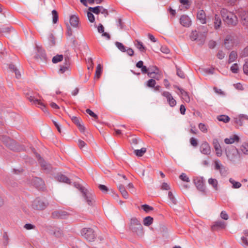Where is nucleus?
<instances>
[{
    "label": "nucleus",
    "instance_id": "nucleus-1",
    "mask_svg": "<svg viewBox=\"0 0 248 248\" xmlns=\"http://www.w3.org/2000/svg\"><path fill=\"white\" fill-rule=\"evenodd\" d=\"M75 186L80 190L87 203L89 205H93L95 202V195L79 184H75Z\"/></svg>",
    "mask_w": 248,
    "mask_h": 248
},
{
    "label": "nucleus",
    "instance_id": "nucleus-2",
    "mask_svg": "<svg viewBox=\"0 0 248 248\" xmlns=\"http://www.w3.org/2000/svg\"><path fill=\"white\" fill-rule=\"evenodd\" d=\"M87 16H93V14L95 15H109V14H116L115 11L111 9L108 11L107 9H105L102 6H96L94 7H90L88 9Z\"/></svg>",
    "mask_w": 248,
    "mask_h": 248
},
{
    "label": "nucleus",
    "instance_id": "nucleus-3",
    "mask_svg": "<svg viewBox=\"0 0 248 248\" xmlns=\"http://www.w3.org/2000/svg\"><path fill=\"white\" fill-rule=\"evenodd\" d=\"M80 233L82 236L89 242L93 241L96 237L95 232L91 228H83L81 230Z\"/></svg>",
    "mask_w": 248,
    "mask_h": 248
},
{
    "label": "nucleus",
    "instance_id": "nucleus-4",
    "mask_svg": "<svg viewBox=\"0 0 248 248\" xmlns=\"http://www.w3.org/2000/svg\"><path fill=\"white\" fill-rule=\"evenodd\" d=\"M130 228L132 232L138 235H141L143 233V228L140 221L135 217L132 218L130 220Z\"/></svg>",
    "mask_w": 248,
    "mask_h": 248
},
{
    "label": "nucleus",
    "instance_id": "nucleus-5",
    "mask_svg": "<svg viewBox=\"0 0 248 248\" xmlns=\"http://www.w3.org/2000/svg\"><path fill=\"white\" fill-rule=\"evenodd\" d=\"M4 144L10 150L14 151H20L21 148L19 145L14 140L6 136H3L1 138Z\"/></svg>",
    "mask_w": 248,
    "mask_h": 248
},
{
    "label": "nucleus",
    "instance_id": "nucleus-6",
    "mask_svg": "<svg viewBox=\"0 0 248 248\" xmlns=\"http://www.w3.org/2000/svg\"><path fill=\"white\" fill-rule=\"evenodd\" d=\"M48 205V203L46 201H45L40 198H37L32 202L31 206L34 209L43 210L46 209Z\"/></svg>",
    "mask_w": 248,
    "mask_h": 248
},
{
    "label": "nucleus",
    "instance_id": "nucleus-7",
    "mask_svg": "<svg viewBox=\"0 0 248 248\" xmlns=\"http://www.w3.org/2000/svg\"><path fill=\"white\" fill-rule=\"evenodd\" d=\"M207 32L206 31L203 33H198L197 31H193L191 32L190 38L192 41L197 40L200 41L201 44H203L205 40Z\"/></svg>",
    "mask_w": 248,
    "mask_h": 248
},
{
    "label": "nucleus",
    "instance_id": "nucleus-8",
    "mask_svg": "<svg viewBox=\"0 0 248 248\" xmlns=\"http://www.w3.org/2000/svg\"><path fill=\"white\" fill-rule=\"evenodd\" d=\"M161 95L164 97L168 104L170 107H174L176 105V101L172 96V94L168 91H163L161 92Z\"/></svg>",
    "mask_w": 248,
    "mask_h": 248
},
{
    "label": "nucleus",
    "instance_id": "nucleus-9",
    "mask_svg": "<svg viewBox=\"0 0 248 248\" xmlns=\"http://www.w3.org/2000/svg\"><path fill=\"white\" fill-rule=\"evenodd\" d=\"M214 167L216 170L219 171L220 175L222 176H226L228 174V169L222 165L218 160L215 161Z\"/></svg>",
    "mask_w": 248,
    "mask_h": 248
},
{
    "label": "nucleus",
    "instance_id": "nucleus-10",
    "mask_svg": "<svg viewBox=\"0 0 248 248\" xmlns=\"http://www.w3.org/2000/svg\"><path fill=\"white\" fill-rule=\"evenodd\" d=\"M246 122H248V115L241 114L234 118V123L237 126H242Z\"/></svg>",
    "mask_w": 248,
    "mask_h": 248
},
{
    "label": "nucleus",
    "instance_id": "nucleus-11",
    "mask_svg": "<svg viewBox=\"0 0 248 248\" xmlns=\"http://www.w3.org/2000/svg\"><path fill=\"white\" fill-rule=\"evenodd\" d=\"M26 97L27 99L32 103V104H34L38 107H40L43 111L45 112L46 110V108L45 105L40 101V100L35 99L34 96L31 95H30L29 94H27Z\"/></svg>",
    "mask_w": 248,
    "mask_h": 248
},
{
    "label": "nucleus",
    "instance_id": "nucleus-12",
    "mask_svg": "<svg viewBox=\"0 0 248 248\" xmlns=\"http://www.w3.org/2000/svg\"><path fill=\"white\" fill-rule=\"evenodd\" d=\"M194 183L197 188L200 191L204 192L205 186L204 181L203 177H196L194 179Z\"/></svg>",
    "mask_w": 248,
    "mask_h": 248
},
{
    "label": "nucleus",
    "instance_id": "nucleus-13",
    "mask_svg": "<svg viewBox=\"0 0 248 248\" xmlns=\"http://www.w3.org/2000/svg\"><path fill=\"white\" fill-rule=\"evenodd\" d=\"M69 214L67 212L62 210L55 211L52 212L51 217L53 218L65 219Z\"/></svg>",
    "mask_w": 248,
    "mask_h": 248
},
{
    "label": "nucleus",
    "instance_id": "nucleus-14",
    "mask_svg": "<svg viewBox=\"0 0 248 248\" xmlns=\"http://www.w3.org/2000/svg\"><path fill=\"white\" fill-rule=\"evenodd\" d=\"M224 22L228 26H235L238 22L237 16H223Z\"/></svg>",
    "mask_w": 248,
    "mask_h": 248
},
{
    "label": "nucleus",
    "instance_id": "nucleus-15",
    "mask_svg": "<svg viewBox=\"0 0 248 248\" xmlns=\"http://www.w3.org/2000/svg\"><path fill=\"white\" fill-rule=\"evenodd\" d=\"M226 226V223L224 221L218 220L214 222L211 226V229L213 231H218L224 229Z\"/></svg>",
    "mask_w": 248,
    "mask_h": 248
},
{
    "label": "nucleus",
    "instance_id": "nucleus-16",
    "mask_svg": "<svg viewBox=\"0 0 248 248\" xmlns=\"http://www.w3.org/2000/svg\"><path fill=\"white\" fill-rule=\"evenodd\" d=\"M36 157L38 158V161L39 163L40 164L42 168L47 171H48L50 170L51 168V165L49 164H48L46 163L41 156L40 155L36 154Z\"/></svg>",
    "mask_w": 248,
    "mask_h": 248
},
{
    "label": "nucleus",
    "instance_id": "nucleus-17",
    "mask_svg": "<svg viewBox=\"0 0 248 248\" xmlns=\"http://www.w3.org/2000/svg\"><path fill=\"white\" fill-rule=\"evenodd\" d=\"M37 52L35 56L36 59H40L41 61H46V56L44 50L41 47L36 46Z\"/></svg>",
    "mask_w": 248,
    "mask_h": 248
},
{
    "label": "nucleus",
    "instance_id": "nucleus-18",
    "mask_svg": "<svg viewBox=\"0 0 248 248\" xmlns=\"http://www.w3.org/2000/svg\"><path fill=\"white\" fill-rule=\"evenodd\" d=\"M213 145L216 151V155L218 157L221 156L222 154V151L218 140L217 139H214L213 140Z\"/></svg>",
    "mask_w": 248,
    "mask_h": 248
},
{
    "label": "nucleus",
    "instance_id": "nucleus-19",
    "mask_svg": "<svg viewBox=\"0 0 248 248\" xmlns=\"http://www.w3.org/2000/svg\"><path fill=\"white\" fill-rule=\"evenodd\" d=\"M201 152L206 155H209L211 154V147L207 141H204L200 146Z\"/></svg>",
    "mask_w": 248,
    "mask_h": 248
},
{
    "label": "nucleus",
    "instance_id": "nucleus-20",
    "mask_svg": "<svg viewBox=\"0 0 248 248\" xmlns=\"http://www.w3.org/2000/svg\"><path fill=\"white\" fill-rule=\"evenodd\" d=\"M234 40L231 35H227L224 41V46L228 49H231L233 46Z\"/></svg>",
    "mask_w": 248,
    "mask_h": 248
},
{
    "label": "nucleus",
    "instance_id": "nucleus-21",
    "mask_svg": "<svg viewBox=\"0 0 248 248\" xmlns=\"http://www.w3.org/2000/svg\"><path fill=\"white\" fill-rule=\"evenodd\" d=\"M64 64L60 66L59 72L62 74L68 71L70 68V61L68 57H65L64 58Z\"/></svg>",
    "mask_w": 248,
    "mask_h": 248
},
{
    "label": "nucleus",
    "instance_id": "nucleus-22",
    "mask_svg": "<svg viewBox=\"0 0 248 248\" xmlns=\"http://www.w3.org/2000/svg\"><path fill=\"white\" fill-rule=\"evenodd\" d=\"M180 24L185 27H189L191 25V20L189 16H181Z\"/></svg>",
    "mask_w": 248,
    "mask_h": 248
},
{
    "label": "nucleus",
    "instance_id": "nucleus-23",
    "mask_svg": "<svg viewBox=\"0 0 248 248\" xmlns=\"http://www.w3.org/2000/svg\"><path fill=\"white\" fill-rule=\"evenodd\" d=\"M32 183L34 186L38 189H42L44 188V182L40 178L35 177L33 178Z\"/></svg>",
    "mask_w": 248,
    "mask_h": 248
},
{
    "label": "nucleus",
    "instance_id": "nucleus-24",
    "mask_svg": "<svg viewBox=\"0 0 248 248\" xmlns=\"http://www.w3.org/2000/svg\"><path fill=\"white\" fill-rule=\"evenodd\" d=\"M140 68H141V71L142 73L147 74L148 76L149 77L153 78H155L157 80L158 79L156 77L155 72L149 71L148 69L147 68L146 66H145L144 65H143Z\"/></svg>",
    "mask_w": 248,
    "mask_h": 248
},
{
    "label": "nucleus",
    "instance_id": "nucleus-25",
    "mask_svg": "<svg viewBox=\"0 0 248 248\" xmlns=\"http://www.w3.org/2000/svg\"><path fill=\"white\" fill-rule=\"evenodd\" d=\"M72 120L78 127L79 129L81 132H83L85 130L84 126L81 124V120L78 117L73 116L72 118Z\"/></svg>",
    "mask_w": 248,
    "mask_h": 248
},
{
    "label": "nucleus",
    "instance_id": "nucleus-26",
    "mask_svg": "<svg viewBox=\"0 0 248 248\" xmlns=\"http://www.w3.org/2000/svg\"><path fill=\"white\" fill-rule=\"evenodd\" d=\"M174 87H175V88H176L177 90H178L180 91L181 94H182V95L183 96V99L184 100H185V101L186 102H189L190 101V98L187 92H186V91H185L184 90L181 88L179 86H175Z\"/></svg>",
    "mask_w": 248,
    "mask_h": 248
},
{
    "label": "nucleus",
    "instance_id": "nucleus-27",
    "mask_svg": "<svg viewBox=\"0 0 248 248\" xmlns=\"http://www.w3.org/2000/svg\"><path fill=\"white\" fill-rule=\"evenodd\" d=\"M56 178L60 182H63L67 184H70L71 183L70 180L67 176L62 174H58Z\"/></svg>",
    "mask_w": 248,
    "mask_h": 248
},
{
    "label": "nucleus",
    "instance_id": "nucleus-28",
    "mask_svg": "<svg viewBox=\"0 0 248 248\" xmlns=\"http://www.w3.org/2000/svg\"><path fill=\"white\" fill-rule=\"evenodd\" d=\"M239 138L237 135H233L232 137H231L229 138H226L224 140V142L226 144H232L235 141L238 142Z\"/></svg>",
    "mask_w": 248,
    "mask_h": 248
},
{
    "label": "nucleus",
    "instance_id": "nucleus-29",
    "mask_svg": "<svg viewBox=\"0 0 248 248\" xmlns=\"http://www.w3.org/2000/svg\"><path fill=\"white\" fill-rule=\"evenodd\" d=\"M69 22L70 25L73 27H77L79 23V19L78 16H70Z\"/></svg>",
    "mask_w": 248,
    "mask_h": 248
},
{
    "label": "nucleus",
    "instance_id": "nucleus-30",
    "mask_svg": "<svg viewBox=\"0 0 248 248\" xmlns=\"http://www.w3.org/2000/svg\"><path fill=\"white\" fill-rule=\"evenodd\" d=\"M118 188L120 192L121 193L123 197L125 199H127L128 198V194L126 191L124 186L122 185H120L118 186Z\"/></svg>",
    "mask_w": 248,
    "mask_h": 248
},
{
    "label": "nucleus",
    "instance_id": "nucleus-31",
    "mask_svg": "<svg viewBox=\"0 0 248 248\" xmlns=\"http://www.w3.org/2000/svg\"><path fill=\"white\" fill-rule=\"evenodd\" d=\"M237 58V53L235 51H232L230 55L228 60V62L229 63L234 62Z\"/></svg>",
    "mask_w": 248,
    "mask_h": 248
},
{
    "label": "nucleus",
    "instance_id": "nucleus-32",
    "mask_svg": "<svg viewBox=\"0 0 248 248\" xmlns=\"http://www.w3.org/2000/svg\"><path fill=\"white\" fill-rule=\"evenodd\" d=\"M208 182L209 185H211L213 187L215 190H218V182L217 179L210 178L208 179Z\"/></svg>",
    "mask_w": 248,
    "mask_h": 248
},
{
    "label": "nucleus",
    "instance_id": "nucleus-33",
    "mask_svg": "<svg viewBox=\"0 0 248 248\" xmlns=\"http://www.w3.org/2000/svg\"><path fill=\"white\" fill-rule=\"evenodd\" d=\"M135 45L138 49L141 52H145L146 48L143 46L142 43L139 40H136Z\"/></svg>",
    "mask_w": 248,
    "mask_h": 248
},
{
    "label": "nucleus",
    "instance_id": "nucleus-34",
    "mask_svg": "<svg viewBox=\"0 0 248 248\" xmlns=\"http://www.w3.org/2000/svg\"><path fill=\"white\" fill-rule=\"evenodd\" d=\"M153 221V218L150 216L145 217L143 219V224L145 226H149L151 225Z\"/></svg>",
    "mask_w": 248,
    "mask_h": 248
},
{
    "label": "nucleus",
    "instance_id": "nucleus-35",
    "mask_svg": "<svg viewBox=\"0 0 248 248\" xmlns=\"http://www.w3.org/2000/svg\"><path fill=\"white\" fill-rule=\"evenodd\" d=\"M217 119L219 121L223 122L225 123H227L229 122L230 118L229 116L225 115H221L217 117Z\"/></svg>",
    "mask_w": 248,
    "mask_h": 248
},
{
    "label": "nucleus",
    "instance_id": "nucleus-36",
    "mask_svg": "<svg viewBox=\"0 0 248 248\" xmlns=\"http://www.w3.org/2000/svg\"><path fill=\"white\" fill-rule=\"evenodd\" d=\"M146 149L145 148H142L140 150H135L134 151V153L138 156H142L143 155L146 153Z\"/></svg>",
    "mask_w": 248,
    "mask_h": 248
},
{
    "label": "nucleus",
    "instance_id": "nucleus-37",
    "mask_svg": "<svg viewBox=\"0 0 248 248\" xmlns=\"http://www.w3.org/2000/svg\"><path fill=\"white\" fill-rule=\"evenodd\" d=\"M229 182L232 185V187L233 188H239L242 186L240 182H236L232 178L229 179Z\"/></svg>",
    "mask_w": 248,
    "mask_h": 248
},
{
    "label": "nucleus",
    "instance_id": "nucleus-38",
    "mask_svg": "<svg viewBox=\"0 0 248 248\" xmlns=\"http://www.w3.org/2000/svg\"><path fill=\"white\" fill-rule=\"evenodd\" d=\"M63 58L62 55H57L53 57L52 62L54 63H57L62 61Z\"/></svg>",
    "mask_w": 248,
    "mask_h": 248
},
{
    "label": "nucleus",
    "instance_id": "nucleus-39",
    "mask_svg": "<svg viewBox=\"0 0 248 248\" xmlns=\"http://www.w3.org/2000/svg\"><path fill=\"white\" fill-rule=\"evenodd\" d=\"M221 24V19L220 16H215L214 25L216 29H218Z\"/></svg>",
    "mask_w": 248,
    "mask_h": 248
},
{
    "label": "nucleus",
    "instance_id": "nucleus-40",
    "mask_svg": "<svg viewBox=\"0 0 248 248\" xmlns=\"http://www.w3.org/2000/svg\"><path fill=\"white\" fill-rule=\"evenodd\" d=\"M240 150L242 153L248 155V143H244L241 146Z\"/></svg>",
    "mask_w": 248,
    "mask_h": 248
},
{
    "label": "nucleus",
    "instance_id": "nucleus-41",
    "mask_svg": "<svg viewBox=\"0 0 248 248\" xmlns=\"http://www.w3.org/2000/svg\"><path fill=\"white\" fill-rule=\"evenodd\" d=\"M115 45L121 51L123 52H125L126 51V47L122 43L119 42H116L115 43Z\"/></svg>",
    "mask_w": 248,
    "mask_h": 248
},
{
    "label": "nucleus",
    "instance_id": "nucleus-42",
    "mask_svg": "<svg viewBox=\"0 0 248 248\" xmlns=\"http://www.w3.org/2000/svg\"><path fill=\"white\" fill-rule=\"evenodd\" d=\"M208 126L203 123H200L199 124V128L200 130L203 133H206L208 131Z\"/></svg>",
    "mask_w": 248,
    "mask_h": 248
},
{
    "label": "nucleus",
    "instance_id": "nucleus-43",
    "mask_svg": "<svg viewBox=\"0 0 248 248\" xmlns=\"http://www.w3.org/2000/svg\"><path fill=\"white\" fill-rule=\"evenodd\" d=\"M168 197L171 202L172 205H175L177 203V200L173 196L171 191H169L168 193Z\"/></svg>",
    "mask_w": 248,
    "mask_h": 248
},
{
    "label": "nucleus",
    "instance_id": "nucleus-44",
    "mask_svg": "<svg viewBox=\"0 0 248 248\" xmlns=\"http://www.w3.org/2000/svg\"><path fill=\"white\" fill-rule=\"evenodd\" d=\"M231 71L233 73H237L239 70V66L237 63L233 64L231 67Z\"/></svg>",
    "mask_w": 248,
    "mask_h": 248
},
{
    "label": "nucleus",
    "instance_id": "nucleus-45",
    "mask_svg": "<svg viewBox=\"0 0 248 248\" xmlns=\"http://www.w3.org/2000/svg\"><path fill=\"white\" fill-rule=\"evenodd\" d=\"M102 72V67L100 64H98L96 67V71H95V77L97 78H99Z\"/></svg>",
    "mask_w": 248,
    "mask_h": 248
},
{
    "label": "nucleus",
    "instance_id": "nucleus-46",
    "mask_svg": "<svg viewBox=\"0 0 248 248\" xmlns=\"http://www.w3.org/2000/svg\"><path fill=\"white\" fill-rule=\"evenodd\" d=\"M156 84V81L155 79L152 78L148 80L146 83V86L150 88H153L155 87V85Z\"/></svg>",
    "mask_w": 248,
    "mask_h": 248
},
{
    "label": "nucleus",
    "instance_id": "nucleus-47",
    "mask_svg": "<svg viewBox=\"0 0 248 248\" xmlns=\"http://www.w3.org/2000/svg\"><path fill=\"white\" fill-rule=\"evenodd\" d=\"M141 208L146 212L148 213L151 211L153 210V207L149 206L147 204H143L141 205Z\"/></svg>",
    "mask_w": 248,
    "mask_h": 248
},
{
    "label": "nucleus",
    "instance_id": "nucleus-48",
    "mask_svg": "<svg viewBox=\"0 0 248 248\" xmlns=\"http://www.w3.org/2000/svg\"><path fill=\"white\" fill-rule=\"evenodd\" d=\"M180 2L182 5L185 8L187 9L190 5V1L189 0H180Z\"/></svg>",
    "mask_w": 248,
    "mask_h": 248
},
{
    "label": "nucleus",
    "instance_id": "nucleus-49",
    "mask_svg": "<svg viewBox=\"0 0 248 248\" xmlns=\"http://www.w3.org/2000/svg\"><path fill=\"white\" fill-rule=\"evenodd\" d=\"M241 17V23L245 26L248 27V16H240Z\"/></svg>",
    "mask_w": 248,
    "mask_h": 248
},
{
    "label": "nucleus",
    "instance_id": "nucleus-50",
    "mask_svg": "<svg viewBox=\"0 0 248 248\" xmlns=\"http://www.w3.org/2000/svg\"><path fill=\"white\" fill-rule=\"evenodd\" d=\"M86 112L91 116L93 117L95 120L98 119L97 115L93 112L91 109L88 108L86 110Z\"/></svg>",
    "mask_w": 248,
    "mask_h": 248
},
{
    "label": "nucleus",
    "instance_id": "nucleus-51",
    "mask_svg": "<svg viewBox=\"0 0 248 248\" xmlns=\"http://www.w3.org/2000/svg\"><path fill=\"white\" fill-rule=\"evenodd\" d=\"M225 54L222 50H219L217 54V58L219 60H222L224 58Z\"/></svg>",
    "mask_w": 248,
    "mask_h": 248
},
{
    "label": "nucleus",
    "instance_id": "nucleus-52",
    "mask_svg": "<svg viewBox=\"0 0 248 248\" xmlns=\"http://www.w3.org/2000/svg\"><path fill=\"white\" fill-rule=\"evenodd\" d=\"M180 178L183 181H185V182H189V178L187 176V175L184 173H182L180 175Z\"/></svg>",
    "mask_w": 248,
    "mask_h": 248
},
{
    "label": "nucleus",
    "instance_id": "nucleus-53",
    "mask_svg": "<svg viewBox=\"0 0 248 248\" xmlns=\"http://www.w3.org/2000/svg\"><path fill=\"white\" fill-rule=\"evenodd\" d=\"M177 75L182 78H185V75L183 71L178 68H177Z\"/></svg>",
    "mask_w": 248,
    "mask_h": 248
},
{
    "label": "nucleus",
    "instance_id": "nucleus-54",
    "mask_svg": "<svg viewBox=\"0 0 248 248\" xmlns=\"http://www.w3.org/2000/svg\"><path fill=\"white\" fill-rule=\"evenodd\" d=\"M99 188L102 192L104 193H107L108 191V188L106 186L103 185H100L99 186Z\"/></svg>",
    "mask_w": 248,
    "mask_h": 248
},
{
    "label": "nucleus",
    "instance_id": "nucleus-55",
    "mask_svg": "<svg viewBox=\"0 0 248 248\" xmlns=\"http://www.w3.org/2000/svg\"><path fill=\"white\" fill-rule=\"evenodd\" d=\"M243 69L244 73L247 75H248V60L245 62V63L243 65Z\"/></svg>",
    "mask_w": 248,
    "mask_h": 248
},
{
    "label": "nucleus",
    "instance_id": "nucleus-56",
    "mask_svg": "<svg viewBox=\"0 0 248 248\" xmlns=\"http://www.w3.org/2000/svg\"><path fill=\"white\" fill-rule=\"evenodd\" d=\"M54 234L55 235V236L57 237H60L62 236V231L60 229H57V230H56L55 231V232H54Z\"/></svg>",
    "mask_w": 248,
    "mask_h": 248
},
{
    "label": "nucleus",
    "instance_id": "nucleus-57",
    "mask_svg": "<svg viewBox=\"0 0 248 248\" xmlns=\"http://www.w3.org/2000/svg\"><path fill=\"white\" fill-rule=\"evenodd\" d=\"M161 51L165 54H168L170 53V50L168 47L165 46H162L160 48Z\"/></svg>",
    "mask_w": 248,
    "mask_h": 248
},
{
    "label": "nucleus",
    "instance_id": "nucleus-58",
    "mask_svg": "<svg viewBox=\"0 0 248 248\" xmlns=\"http://www.w3.org/2000/svg\"><path fill=\"white\" fill-rule=\"evenodd\" d=\"M190 144L194 147H197L198 145L197 140L194 138H191L190 139Z\"/></svg>",
    "mask_w": 248,
    "mask_h": 248
},
{
    "label": "nucleus",
    "instance_id": "nucleus-59",
    "mask_svg": "<svg viewBox=\"0 0 248 248\" xmlns=\"http://www.w3.org/2000/svg\"><path fill=\"white\" fill-rule=\"evenodd\" d=\"M248 56V46L246 47L241 53V57H246Z\"/></svg>",
    "mask_w": 248,
    "mask_h": 248
},
{
    "label": "nucleus",
    "instance_id": "nucleus-60",
    "mask_svg": "<svg viewBox=\"0 0 248 248\" xmlns=\"http://www.w3.org/2000/svg\"><path fill=\"white\" fill-rule=\"evenodd\" d=\"M117 26L120 27L121 29H122L124 26V23L121 18H119L117 21Z\"/></svg>",
    "mask_w": 248,
    "mask_h": 248
},
{
    "label": "nucleus",
    "instance_id": "nucleus-61",
    "mask_svg": "<svg viewBox=\"0 0 248 248\" xmlns=\"http://www.w3.org/2000/svg\"><path fill=\"white\" fill-rule=\"evenodd\" d=\"M204 71L205 73L208 74H213L214 72V68L211 67L205 68L204 69Z\"/></svg>",
    "mask_w": 248,
    "mask_h": 248
},
{
    "label": "nucleus",
    "instance_id": "nucleus-62",
    "mask_svg": "<svg viewBox=\"0 0 248 248\" xmlns=\"http://www.w3.org/2000/svg\"><path fill=\"white\" fill-rule=\"evenodd\" d=\"M241 240H242V245L244 247H248V240L244 236H242L241 237Z\"/></svg>",
    "mask_w": 248,
    "mask_h": 248
},
{
    "label": "nucleus",
    "instance_id": "nucleus-63",
    "mask_svg": "<svg viewBox=\"0 0 248 248\" xmlns=\"http://www.w3.org/2000/svg\"><path fill=\"white\" fill-rule=\"evenodd\" d=\"M78 146L80 148V149H82L86 145V144L85 142V141H84L81 140H78Z\"/></svg>",
    "mask_w": 248,
    "mask_h": 248
},
{
    "label": "nucleus",
    "instance_id": "nucleus-64",
    "mask_svg": "<svg viewBox=\"0 0 248 248\" xmlns=\"http://www.w3.org/2000/svg\"><path fill=\"white\" fill-rule=\"evenodd\" d=\"M220 217L224 219V220H227L228 219V215L227 214V213L225 211H222L220 213Z\"/></svg>",
    "mask_w": 248,
    "mask_h": 248
}]
</instances>
